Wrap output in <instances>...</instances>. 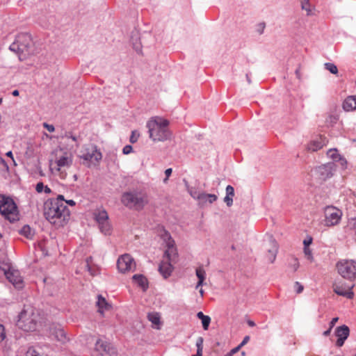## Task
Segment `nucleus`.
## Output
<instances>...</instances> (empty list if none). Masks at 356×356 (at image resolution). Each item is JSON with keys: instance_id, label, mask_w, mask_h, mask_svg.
Here are the masks:
<instances>
[{"instance_id": "obj_1", "label": "nucleus", "mask_w": 356, "mask_h": 356, "mask_svg": "<svg viewBox=\"0 0 356 356\" xmlns=\"http://www.w3.org/2000/svg\"><path fill=\"white\" fill-rule=\"evenodd\" d=\"M64 202V196L58 195L56 198L48 200L44 203V216L56 227H63L70 218V210Z\"/></svg>"}, {"instance_id": "obj_2", "label": "nucleus", "mask_w": 356, "mask_h": 356, "mask_svg": "<svg viewBox=\"0 0 356 356\" xmlns=\"http://www.w3.org/2000/svg\"><path fill=\"white\" fill-rule=\"evenodd\" d=\"M17 325L25 332H33L40 323V316L37 309L31 306H25L18 316Z\"/></svg>"}, {"instance_id": "obj_3", "label": "nucleus", "mask_w": 356, "mask_h": 356, "mask_svg": "<svg viewBox=\"0 0 356 356\" xmlns=\"http://www.w3.org/2000/svg\"><path fill=\"white\" fill-rule=\"evenodd\" d=\"M148 202L147 193L138 190L124 192L121 197V202L124 206L136 211L143 209L145 205L148 204Z\"/></svg>"}, {"instance_id": "obj_4", "label": "nucleus", "mask_w": 356, "mask_h": 356, "mask_svg": "<svg viewBox=\"0 0 356 356\" xmlns=\"http://www.w3.org/2000/svg\"><path fill=\"white\" fill-rule=\"evenodd\" d=\"M169 122L160 118H152L147 123L149 138L154 141H163L168 138V126Z\"/></svg>"}, {"instance_id": "obj_5", "label": "nucleus", "mask_w": 356, "mask_h": 356, "mask_svg": "<svg viewBox=\"0 0 356 356\" xmlns=\"http://www.w3.org/2000/svg\"><path fill=\"white\" fill-rule=\"evenodd\" d=\"M0 213L10 222L18 219L17 207L11 197L0 195Z\"/></svg>"}, {"instance_id": "obj_6", "label": "nucleus", "mask_w": 356, "mask_h": 356, "mask_svg": "<svg viewBox=\"0 0 356 356\" xmlns=\"http://www.w3.org/2000/svg\"><path fill=\"white\" fill-rule=\"evenodd\" d=\"M31 44L32 38L31 35L27 33H22L17 35L15 40L10 45L9 49L18 54L29 53Z\"/></svg>"}, {"instance_id": "obj_7", "label": "nucleus", "mask_w": 356, "mask_h": 356, "mask_svg": "<svg viewBox=\"0 0 356 356\" xmlns=\"http://www.w3.org/2000/svg\"><path fill=\"white\" fill-rule=\"evenodd\" d=\"M337 268L343 278L350 281L356 279V261L341 259L337 263Z\"/></svg>"}, {"instance_id": "obj_8", "label": "nucleus", "mask_w": 356, "mask_h": 356, "mask_svg": "<svg viewBox=\"0 0 356 356\" xmlns=\"http://www.w3.org/2000/svg\"><path fill=\"white\" fill-rule=\"evenodd\" d=\"M94 218L99 225L102 233L105 235H110L111 233V225L108 221V215L104 209H97L94 212Z\"/></svg>"}, {"instance_id": "obj_9", "label": "nucleus", "mask_w": 356, "mask_h": 356, "mask_svg": "<svg viewBox=\"0 0 356 356\" xmlns=\"http://www.w3.org/2000/svg\"><path fill=\"white\" fill-rule=\"evenodd\" d=\"M60 154H57L55 163L56 166L55 167V170L60 172V175L62 178H65V175L61 171L63 168H68L72 164V155L70 152H63L60 149Z\"/></svg>"}, {"instance_id": "obj_10", "label": "nucleus", "mask_w": 356, "mask_h": 356, "mask_svg": "<svg viewBox=\"0 0 356 356\" xmlns=\"http://www.w3.org/2000/svg\"><path fill=\"white\" fill-rule=\"evenodd\" d=\"M161 238L164 242L166 250L164 252V256L166 258H168L170 260H172L175 257L177 256V249L175 248V241L171 237L170 234L163 229L161 233Z\"/></svg>"}, {"instance_id": "obj_11", "label": "nucleus", "mask_w": 356, "mask_h": 356, "mask_svg": "<svg viewBox=\"0 0 356 356\" xmlns=\"http://www.w3.org/2000/svg\"><path fill=\"white\" fill-rule=\"evenodd\" d=\"M342 211L332 206L325 209V225L327 227L337 225L341 218Z\"/></svg>"}, {"instance_id": "obj_12", "label": "nucleus", "mask_w": 356, "mask_h": 356, "mask_svg": "<svg viewBox=\"0 0 356 356\" xmlns=\"http://www.w3.org/2000/svg\"><path fill=\"white\" fill-rule=\"evenodd\" d=\"M81 152V158L86 161L99 162L102 158L101 152L93 145L84 147Z\"/></svg>"}, {"instance_id": "obj_13", "label": "nucleus", "mask_w": 356, "mask_h": 356, "mask_svg": "<svg viewBox=\"0 0 356 356\" xmlns=\"http://www.w3.org/2000/svg\"><path fill=\"white\" fill-rule=\"evenodd\" d=\"M336 170V165L333 162L316 167L313 170V172L321 180H326L332 177Z\"/></svg>"}, {"instance_id": "obj_14", "label": "nucleus", "mask_w": 356, "mask_h": 356, "mask_svg": "<svg viewBox=\"0 0 356 356\" xmlns=\"http://www.w3.org/2000/svg\"><path fill=\"white\" fill-rule=\"evenodd\" d=\"M49 332L51 337L62 344H65L70 341L66 332L60 325H51L49 328Z\"/></svg>"}, {"instance_id": "obj_15", "label": "nucleus", "mask_w": 356, "mask_h": 356, "mask_svg": "<svg viewBox=\"0 0 356 356\" xmlns=\"http://www.w3.org/2000/svg\"><path fill=\"white\" fill-rule=\"evenodd\" d=\"M95 352L99 355H108L109 356H117L116 350L110 343L102 339H98L95 346Z\"/></svg>"}, {"instance_id": "obj_16", "label": "nucleus", "mask_w": 356, "mask_h": 356, "mask_svg": "<svg viewBox=\"0 0 356 356\" xmlns=\"http://www.w3.org/2000/svg\"><path fill=\"white\" fill-rule=\"evenodd\" d=\"M117 267L120 273H124L135 267V262L131 255L124 254L118 258Z\"/></svg>"}, {"instance_id": "obj_17", "label": "nucleus", "mask_w": 356, "mask_h": 356, "mask_svg": "<svg viewBox=\"0 0 356 356\" xmlns=\"http://www.w3.org/2000/svg\"><path fill=\"white\" fill-rule=\"evenodd\" d=\"M266 250L268 252L266 259L270 263H273L276 259L278 252V245L275 240L272 236L268 238Z\"/></svg>"}, {"instance_id": "obj_18", "label": "nucleus", "mask_w": 356, "mask_h": 356, "mask_svg": "<svg viewBox=\"0 0 356 356\" xmlns=\"http://www.w3.org/2000/svg\"><path fill=\"white\" fill-rule=\"evenodd\" d=\"M6 278L11 282L17 289H22L23 287V280L19 272L15 270H9L5 273Z\"/></svg>"}, {"instance_id": "obj_19", "label": "nucleus", "mask_w": 356, "mask_h": 356, "mask_svg": "<svg viewBox=\"0 0 356 356\" xmlns=\"http://www.w3.org/2000/svg\"><path fill=\"white\" fill-rule=\"evenodd\" d=\"M177 257H175L172 260H170L167 258L168 261H163L159 265V271L163 277V278L167 279L171 275V273L173 270V266L171 262L175 261Z\"/></svg>"}, {"instance_id": "obj_20", "label": "nucleus", "mask_w": 356, "mask_h": 356, "mask_svg": "<svg viewBox=\"0 0 356 356\" xmlns=\"http://www.w3.org/2000/svg\"><path fill=\"white\" fill-rule=\"evenodd\" d=\"M343 108L346 111L356 110V95L348 96L343 102Z\"/></svg>"}, {"instance_id": "obj_21", "label": "nucleus", "mask_w": 356, "mask_h": 356, "mask_svg": "<svg viewBox=\"0 0 356 356\" xmlns=\"http://www.w3.org/2000/svg\"><path fill=\"white\" fill-rule=\"evenodd\" d=\"M218 199V197L215 194H209L202 192L200 200H198V204L201 207H203L207 204V203L212 204L216 202Z\"/></svg>"}, {"instance_id": "obj_22", "label": "nucleus", "mask_w": 356, "mask_h": 356, "mask_svg": "<svg viewBox=\"0 0 356 356\" xmlns=\"http://www.w3.org/2000/svg\"><path fill=\"white\" fill-rule=\"evenodd\" d=\"M353 286L348 288V289H345L341 286L335 285L334 286V291L339 296H342L346 297L349 299H351L353 298V296H354V293L351 290Z\"/></svg>"}, {"instance_id": "obj_23", "label": "nucleus", "mask_w": 356, "mask_h": 356, "mask_svg": "<svg viewBox=\"0 0 356 356\" xmlns=\"http://www.w3.org/2000/svg\"><path fill=\"white\" fill-rule=\"evenodd\" d=\"M195 274L198 278V281L195 286V289H197L205 284L204 280L206 279V272L202 266H200L196 268Z\"/></svg>"}, {"instance_id": "obj_24", "label": "nucleus", "mask_w": 356, "mask_h": 356, "mask_svg": "<svg viewBox=\"0 0 356 356\" xmlns=\"http://www.w3.org/2000/svg\"><path fill=\"white\" fill-rule=\"evenodd\" d=\"M133 281L140 286L144 291L148 287V283L147 278L140 274L134 275L132 277Z\"/></svg>"}, {"instance_id": "obj_25", "label": "nucleus", "mask_w": 356, "mask_h": 356, "mask_svg": "<svg viewBox=\"0 0 356 356\" xmlns=\"http://www.w3.org/2000/svg\"><path fill=\"white\" fill-rule=\"evenodd\" d=\"M234 196V189L232 186L228 185L226 187V195L224 198V202L226 203L227 207H231L232 205Z\"/></svg>"}, {"instance_id": "obj_26", "label": "nucleus", "mask_w": 356, "mask_h": 356, "mask_svg": "<svg viewBox=\"0 0 356 356\" xmlns=\"http://www.w3.org/2000/svg\"><path fill=\"white\" fill-rule=\"evenodd\" d=\"M349 335V328L346 325L339 326L336 329V336L337 338L346 339Z\"/></svg>"}, {"instance_id": "obj_27", "label": "nucleus", "mask_w": 356, "mask_h": 356, "mask_svg": "<svg viewBox=\"0 0 356 356\" xmlns=\"http://www.w3.org/2000/svg\"><path fill=\"white\" fill-rule=\"evenodd\" d=\"M97 305L101 313H103L104 309H108L110 307L106 299L101 295L97 296Z\"/></svg>"}, {"instance_id": "obj_28", "label": "nucleus", "mask_w": 356, "mask_h": 356, "mask_svg": "<svg viewBox=\"0 0 356 356\" xmlns=\"http://www.w3.org/2000/svg\"><path fill=\"white\" fill-rule=\"evenodd\" d=\"M324 145V143L322 141L321 139L320 140H312L309 145H308V149L312 152H316L320 149H321Z\"/></svg>"}, {"instance_id": "obj_29", "label": "nucleus", "mask_w": 356, "mask_h": 356, "mask_svg": "<svg viewBox=\"0 0 356 356\" xmlns=\"http://www.w3.org/2000/svg\"><path fill=\"white\" fill-rule=\"evenodd\" d=\"M19 233L22 235L26 237L27 238H31L33 235L34 232L32 230V229L29 225H24L21 229Z\"/></svg>"}, {"instance_id": "obj_30", "label": "nucleus", "mask_w": 356, "mask_h": 356, "mask_svg": "<svg viewBox=\"0 0 356 356\" xmlns=\"http://www.w3.org/2000/svg\"><path fill=\"white\" fill-rule=\"evenodd\" d=\"M35 190L38 193H41L44 192L46 194H49L51 192V190L47 186H44L42 182H38L35 186Z\"/></svg>"}, {"instance_id": "obj_31", "label": "nucleus", "mask_w": 356, "mask_h": 356, "mask_svg": "<svg viewBox=\"0 0 356 356\" xmlns=\"http://www.w3.org/2000/svg\"><path fill=\"white\" fill-rule=\"evenodd\" d=\"M203 342H204V339L202 337H200L197 338V339L196 341L197 353H196V355H192V356H202V355Z\"/></svg>"}, {"instance_id": "obj_32", "label": "nucleus", "mask_w": 356, "mask_h": 356, "mask_svg": "<svg viewBox=\"0 0 356 356\" xmlns=\"http://www.w3.org/2000/svg\"><path fill=\"white\" fill-rule=\"evenodd\" d=\"M149 321L152 323V324L155 325H160V316L157 313H150L147 316Z\"/></svg>"}, {"instance_id": "obj_33", "label": "nucleus", "mask_w": 356, "mask_h": 356, "mask_svg": "<svg viewBox=\"0 0 356 356\" xmlns=\"http://www.w3.org/2000/svg\"><path fill=\"white\" fill-rule=\"evenodd\" d=\"M250 341V337L249 336H245L243 341L235 348H232L230 351L232 352V353H234V354H236V353H238L241 348L244 346L248 341Z\"/></svg>"}, {"instance_id": "obj_34", "label": "nucleus", "mask_w": 356, "mask_h": 356, "mask_svg": "<svg viewBox=\"0 0 356 356\" xmlns=\"http://www.w3.org/2000/svg\"><path fill=\"white\" fill-rule=\"evenodd\" d=\"M188 191L191 196L197 201L200 200L202 192L198 191L195 188H188Z\"/></svg>"}, {"instance_id": "obj_35", "label": "nucleus", "mask_w": 356, "mask_h": 356, "mask_svg": "<svg viewBox=\"0 0 356 356\" xmlns=\"http://www.w3.org/2000/svg\"><path fill=\"white\" fill-rule=\"evenodd\" d=\"M301 4V8L307 12V15L312 14L311 5L309 0H300Z\"/></svg>"}, {"instance_id": "obj_36", "label": "nucleus", "mask_w": 356, "mask_h": 356, "mask_svg": "<svg viewBox=\"0 0 356 356\" xmlns=\"http://www.w3.org/2000/svg\"><path fill=\"white\" fill-rule=\"evenodd\" d=\"M347 229L351 230L356 234V217L349 219L347 225Z\"/></svg>"}, {"instance_id": "obj_37", "label": "nucleus", "mask_w": 356, "mask_h": 356, "mask_svg": "<svg viewBox=\"0 0 356 356\" xmlns=\"http://www.w3.org/2000/svg\"><path fill=\"white\" fill-rule=\"evenodd\" d=\"M325 67L332 74H336L338 72L337 67L331 63H327L325 64Z\"/></svg>"}, {"instance_id": "obj_38", "label": "nucleus", "mask_w": 356, "mask_h": 356, "mask_svg": "<svg viewBox=\"0 0 356 356\" xmlns=\"http://www.w3.org/2000/svg\"><path fill=\"white\" fill-rule=\"evenodd\" d=\"M201 321L204 330H207L211 323V318L209 316H207Z\"/></svg>"}, {"instance_id": "obj_39", "label": "nucleus", "mask_w": 356, "mask_h": 356, "mask_svg": "<svg viewBox=\"0 0 356 356\" xmlns=\"http://www.w3.org/2000/svg\"><path fill=\"white\" fill-rule=\"evenodd\" d=\"M63 137L72 139L74 142L76 143V147H79V144L78 143V138L76 136L73 135L72 132H66Z\"/></svg>"}, {"instance_id": "obj_40", "label": "nucleus", "mask_w": 356, "mask_h": 356, "mask_svg": "<svg viewBox=\"0 0 356 356\" xmlns=\"http://www.w3.org/2000/svg\"><path fill=\"white\" fill-rule=\"evenodd\" d=\"M327 154L329 157L333 159L335 161L341 156L339 154H337L336 149H330L327 152Z\"/></svg>"}, {"instance_id": "obj_41", "label": "nucleus", "mask_w": 356, "mask_h": 356, "mask_svg": "<svg viewBox=\"0 0 356 356\" xmlns=\"http://www.w3.org/2000/svg\"><path fill=\"white\" fill-rule=\"evenodd\" d=\"M289 266L293 269V271H296L300 266L298 259L295 257L293 258Z\"/></svg>"}, {"instance_id": "obj_42", "label": "nucleus", "mask_w": 356, "mask_h": 356, "mask_svg": "<svg viewBox=\"0 0 356 356\" xmlns=\"http://www.w3.org/2000/svg\"><path fill=\"white\" fill-rule=\"evenodd\" d=\"M304 253L308 260H309L310 261H313L314 258L312 253V250L309 247H304Z\"/></svg>"}, {"instance_id": "obj_43", "label": "nucleus", "mask_w": 356, "mask_h": 356, "mask_svg": "<svg viewBox=\"0 0 356 356\" xmlns=\"http://www.w3.org/2000/svg\"><path fill=\"white\" fill-rule=\"evenodd\" d=\"M6 337L4 326L0 323V343L2 342Z\"/></svg>"}, {"instance_id": "obj_44", "label": "nucleus", "mask_w": 356, "mask_h": 356, "mask_svg": "<svg viewBox=\"0 0 356 356\" xmlns=\"http://www.w3.org/2000/svg\"><path fill=\"white\" fill-rule=\"evenodd\" d=\"M294 289L297 293H300L302 292L304 286L299 282H296L294 283Z\"/></svg>"}, {"instance_id": "obj_45", "label": "nucleus", "mask_w": 356, "mask_h": 356, "mask_svg": "<svg viewBox=\"0 0 356 356\" xmlns=\"http://www.w3.org/2000/svg\"><path fill=\"white\" fill-rule=\"evenodd\" d=\"M138 137L139 134H138L136 131H133L131 132L129 140L131 143H134L138 140Z\"/></svg>"}, {"instance_id": "obj_46", "label": "nucleus", "mask_w": 356, "mask_h": 356, "mask_svg": "<svg viewBox=\"0 0 356 356\" xmlns=\"http://www.w3.org/2000/svg\"><path fill=\"white\" fill-rule=\"evenodd\" d=\"M133 150V147L131 145H125L123 149H122V153L124 154H129V153H131Z\"/></svg>"}, {"instance_id": "obj_47", "label": "nucleus", "mask_w": 356, "mask_h": 356, "mask_svg": "<svg viewBox=\"0 0 356 356\" xmlns=\"http://www.w3.org/2000/svg\"><path fill=\"white\" fill-rule=\"evenodd\" d=\"M43 127L47 129V130L49 132H54L55 131L54 126L52 124H49L47 122L43 123Z\"/></svg>"}, {"instance_id": "obj_48", "label": "nucleus", "mask_w": 356, "mask_h": 356, "mask_svg": "<svg viewBox=\"0 0 356 356\" xmlns=\"http://www.w3.org/2000/svg\"><path fill=\"white\" fill-rule=\"evenodd\" d=\"M172 172V168H168L165 170V175L166 177L164 179L163 182L165 183L167 181V180L168 179V177L171 175Z\"/></svg>"}, {"instance_id": "obj_49", "label": "nucleus", "mask_w": 356, "mask_h": 356, "mask_svg": "<svg viewBox=\"0 0 356 356\" xmlns=\"http://www.w3.org/2000/svg\"><path fill=\"white\" fill-rule=\"evenodd\" d=\"M264 29H265V24L264 23H261L257 26V32L259 34H262L263 32H264Z\"/></svg>"}, {"instance_id": "obj_50", "label": "nucleus", "mask_w": 356, "mask_h": 356, "mask_svg": "<svg viewBox=\"0 0 356 356\" xmlns=\"http://www.w3.org/2000/svg\"><path fill=\"white\" fill-rule=\"evenodd\" d=\"M339 162L340 163V165H341V167L343 168H346V165H347V161L345 159L343 158H341V156L339 158Z\"/></svg>"}, {"instance_id": "obj_51", "label": "nucleus", "mask_w": 356, "mask_h": 356, "mask_svg": "<svg viewBox=\"0 0 356 356\" xmlns=\"http://www.w3.org/2000/svg\"><path fill=\"white\" fill-rule=\"evenodd\" d=\"M312 242V238L308 237L303 241L304 247H309Z\"/></svg>"}, {"instance_id": "obj_52", "label": "nucleus", "mask_w": 356, "mask_h": 356, "mask_svg": "<svg viewBox=\"0 0 356 356\" xmlns=\"http://www.w3.org/2000/svg\"><path fill=\"white\" fill-rule=\"evenodd\" d=\"M346 339H343L342 338H338L337 341H336V346H338V347H341L343 345L344 343V341H345Z\"/></svg>"}, {"instance_id": "obj_53", "label": "nucleus", "mask_w": 356, "mask_h": 356, "mask_svg": "<svg viewBox=\"0 0 356 356\" xmlns=\"http://www.w3.org/2000/svg\"><path fill=\"white\" fill-rule=\"evenodd\" d=\"M0 165H1L7 171L8 170V169H9L8 165L5 161V160L1 158L0 159Z\"/></svg>"}, {"instance_id": "obj_54", "label": "nucleus", "mask_w": 356, "mask_h": 356, "mask_svg": "<svg viewBox=\"0 0 356 356\" xmlns=\"http://www.w3.org/2000/svg\"><path fill=\"white\" fill-rule=\"evenodd\" d=\"M64 202H65V204L66 206H67V204H68L70 206L73 207V206H75V204H76V202L74 200H65Z\"/></svg>"}, {"instance_id": "obj_55", "label": "nucleus", "mask_w": 356, "mask_h": 356, "mask_svg": "<svg viewBox=\"0 0 356 356\" xmlns=\"http://www.w3.org/2000/svg\"><path fill=\"white\" fill-rule=\"evenodd\" d=\"M339 318L337 317L333 318L332 321H330V327L332 328V327L335 325V323L338 321Z\"/></svg>"}, {"instance_id": "obj_56", "label": "nucleus", "mask_w": 356, "mask_h": 356, "mask_svg": "<svg viewBox=\"0 0 356 356\" xmlns=\"http://www.w3.org/2000/svg\"><path fill=\"white\" fill-rule=\"evenodd\" d=\"M197 316L199 319L202 320V318H204L205 316H207L206 315H204L202 312H199L197 314Z\"/></svg>"}, {"instance_id": "obj_57", "label": "nucleus", "mask_w": 356, "mask_h": 356, "mask_svg": "<svg viewBox=\"0 0 356 356\" xmlns=\"http://www.w3.org/2000/svg\"><path fill=\"white\" fill-rule=\"evenodd\" d=\"M6 155L10 158L12 159V160L15 162V160H14V158H13V152L11 151H9L8 152Z\"/></svg>"}, {"instance_id": "obj_58", "label": "nucleus", "mask_w": 356, "mask_h": 356, "mask_svg": "<svg viewBox=\"0 0 356 356\" xmlns=\"http://www.w3.org/2000/svg\"><path fill=\"white\" fill-rule=\"evenodd\" d=\"M247 323H248V325L250 327H254V326H255V323H254L253 321L248 320V321H247Z\"/></svg>"}, {"instance_id": "obj_59", "label": "nucleus", "mask_w": 356, "mask_h": 356, "mask_svg": "<svg viewBox=\"0 0 356 356\" xmlns=\"http://www.w3.org/2000/svg\"><path fill=\"white\" fill-rule=\"evenodd\" d=\"M331 330H332V328L330 327L327 330L323 332V335L325 337L328 336L330 334Z\"/></svg>"}, {"instance_id": "obj_60", "label": "nucleus", "mask_w": 356, "mask_h": 356, "mask_svg": "<svg viewBox=\"0 0 356 356\" xmlns=\"http://www.w3.org/2000/svg\"><path fill=\"white\" fill-rule=\"evenodd\" d=\"M12 95L13 96H15V97L18 96L19 95V91L17 90H15L13 91Z\"/></svg>"}, {"instance_id": "obj_61", "label": "nucleus", "mask_w": 356, "mask_h": 356, "mask_svg": "<svg viewBox=\"0 0 356 356\" xmlns=\"http://www.w3.org/2000/svg\"><path fill=\"white\" fill-rule=\"evenodd\" d=\"M199 292H200V294L201 297L202 298L204 296V290L202 289H200Z\"/></svg>"}, {"instance_id": "obj_62", "label": "nucleus", "mask_w": 356, "mask_h": 356, "mask_svg": "<svg viewBox=\"0 0 356 356\" xmlns=\"http://www.w3.org/2000/svg\"><path fill=\"white\" fill-rule=\"evenodd\" d=\"M246 79H247V81H248V83H251V80L250 79V76H249L248 74H246Z\"/></svg>"}, {"instance_id": "obj_63", "label": "nucleus", "mask_w": 356, "mask_h": 356, "mask_svg": "<svg viewBox=\"0 0 356 356\" xmlns=\"http://www.w3.org/2000/svg\"><path fill=\"white\" fill-rule=\"evenodd\" d=\"M234 353H232L231 351H229L228 353H227L225 356H233Z\"/></svg>"}, {"instance_id": "obj_64", "label": "nucleus", "mask_w": 356, "mask_h": 356, "mask_svg": "<svg viewBox=\"0 0 356 356\" xmlns=\"http://www.w3.org/2000/svg\"><path fill=\"white\" fill-rule=\"evenodd\" d=\"M241 355H242L243 356H244V355H245V353L244 351H243V352L241 353Z\"/></svg>"}]
</instances>
